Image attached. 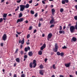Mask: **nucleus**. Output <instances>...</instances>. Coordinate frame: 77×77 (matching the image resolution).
Returning a JSON list of instances; mask_svg holds the SVG:
<instances>
[{"label": "nucleus", "mask_w": 77, "mask_h": 77, "mask_svg": "<svg viewBox=\"0 0 77 77\" xmlns=\"http://www.w3.org/2000/svg\"><path fill=\"white\" fill-rule=\"evenodd\" d=\"M32 0H31V1H29V2L30 3H32Z\"/></svg>", "instance_id": "nucleus-53"}, {"label": "nucleus", "mask_w": 77, "mask_h": 77, "mask_svg": "<svg viewBox=\"0 0 77 77\" xmlns=\"http://www.w3.org/2000/svg\"><path fill=\"white\" fill-rule=\"evenodd\" d=\"M9 75L10 76H11V75H12V73H9Z\"/></svg>", "instance_id": "nucleus-61"}, {"label": "nucleus", "mask_w": 77, "mask_h": 77, "mask_svg": "<svg viewBox=\"0 0 77 77\" xmlns=\"http://www.w3.org/2000/svg\"><path fill=\"white\" fill-rule=\"evenodd\" d=\"M53 50L54 52H57V48H55Z\"/></svg>", "instance_id": "nucleus-18"}, {"label": "nucleus", "mask_w": 77, "mask_h": 77, "mask_svg": "<svg viewBox=\"0 0 77 77\" xmlns=\"http://www.w3.org/2000/svg\"><path fill=\"white\" fill-rule=\"evenodd\" d=\"M20 53H21V54L22 55V54H23L24 53V51H20Z\"/></svg>", "instance_id": "nucleus-38"}, {"label": "nucleus", "mask_w": 77, "mask_h": 77, "mask_svg": "<svg viewBox=\"0 0 77 77\" xmlns=\"http://www.w3.org/2000/svg\"><path fill=\"white\" fill-rule=\"evenodd\" d=\"M23 20H24V18H20V19H18L17 20V23H18L19 22H23Z\"/></svg>", "instance_id": "nucleus-4"}, {"label": "nucleus", "mask_w": 77, "mask_h": 77, "mask_svg": "<svg viewBox=\"0 0 77 77\" xmlns=\"http://www.w3.org/2000/svg\"><path fill=\"white\" fill-rule=\"evenodd\" d=\"M7 14H4V15H3V17H4V18H6V17H7Z\"/></svg>", "instance_id": "nucleus-20"}, {"label": "nucleus", "mask_w": 77, "mask_h": 77, "mask_svg": "<svg viewBox=\"0 0 77 77\" xmlns=\"http://www.w3.org/2000/svg\"><path fill=\"white\" fill-rule=\"evenodd\" d=\"M64 2H65V3H68V2H69V1H68V0H64Z\"/></svg>", "instance_id": "nucleus-41"}, {"label": "nucleus", "mask_w": 77, "mask_h": 77, "mask_svg": "<svg viewBox=\"0 0 77 77\" xmlns=\"http://www.w3.org/2000/svg\"><path fill=\"white\" fill-rule=\"evenodd\" d=\"M18 49H17L15 51V53H17V52H18Z\"/></svg>", "instance_id": "nucleus-52"}, {"label": "nucleus", "mask_w": 77, "mask_h": 77, "mask_svg": "<svg viewBox=\"0 0 77 77\" xmlns=\"http://www.w3.org/2000/svg\"><path fill=\"white\" fill-rule=\"evenodd\" d=\"M51 12L53 15H54V12H55V10H54V8L52 9Z\"/></svg>", "instance_id": "nucleus-13"}, {"label": "nucleus", "mask_w": 77, "mask_h": 77, "mask_svg": "<svg viewBox=\"0 0 77 77\" xmlns=\"http://www.w3.org/2000/svg\"><path fill=\"white\" fill-rule=\"evenodd\" d=\"M16 61L18 63H20V59L18 58H17L16 59Z\"/></svg>", "instance_id": "nucleus-16"}, {"label": "nucleus", "mask_w": 77, "mask_h": 77, "mask_svg": "<svg viewBox=\"0 0 77 77\" xmlns=\"http://www.w3.org/2000/svg\"><path fill=\"white\" fill-rule=\"evenodd\" d=\"M22 16H23V14H22V13H20L19 14V17L21 18V17Z\"/></svg>", "instance_id": "nucleus-21"}, {"label": "nucleus", "mask_w": 77, "mask_h": 77, "mask_svg": "<svg viewBox=\"0 0 77 77\" xmlns=\"http://www.w3.org/2000/svg\"><path fill=\"white\" fill-rule=\"evenodd\" d=\"M30 35L29 34H28L27 35V39H29V38H30Z\"/></svg>", "instance_id": "nucleus-35"}, {"label": "nucleus", "mask_w": 77, "mask_h": 77, "mask_svg": "<svg viewBox=\"0 0 77 77\" xmlns=\"http://www.w3.org/2000/svg\"><path fill=\"white\" fill-rule=\"evenodd\" d=\"M32 26H30L29 29V30H32Z\"/></svg>", "instance_id": "nucleus-43"}, {"label": "nucleus", "mask_w": 77, "mask_h": 77, "mask_svg": "<svg viewBox=\"0 0 77 77\" xmlns=\"http://www.w3.org/2000/svg\"><path fill=\"white\" fill-rule=\"evenodd\" d=\"M1 45L2 47H3V43H1Z\"/></svg>", "instance_id": "nucleus-49"}, {"label": "nucleus", "mask_w": 77, "mask_h": 77, "mask_svg": "<svg viewBox=\"0 0 77 77\" xmlns=\"http://www.w3.org/2000/svg\"><path fill=\"white\" fill-rule=\"evenodd\" d=\"M29 4H26V5H20V11H23L24 9H25V8H29Z\"/></svg>", "instance_id": "nucleus-1"}, {"label": "nucleus", "mask_w": 77, "mask_h": 77, "mask_svg": "<svg viewBox=\"0 0 77 77\" xmlns=\"http://www.w3.org/2000/svg\"><path fill=\"white\" fill-rule=\"evenodd\" d=\"M39 20L41 21H43V18H41L39 19Z\"/></svg>", "instance_id": "nucleus-47"}, {"label": "nucleus", "mask_w": 77, "mask_h": 77, "mask_svg": "<svg viewBox=\"0 0 77 77\" xmlns=\"http://www.w3.org/2000/svg\"><path fill=\"white\" fill-rule=\"evenodd\" d=\"M54 27V25L52 24L51 26L50 27V28H52V27Z\"/></svg>", "instance_id": "nucleus-37"}, {"label": "nucleus", "mask_w": 77, "mask_h": 77, "mask_svg": "<svg viewBox=\"0 0 77 77\" xmlns=\"http://www.w3.org/2000/svg\"><path fill=\"white\" fill-rule=\"evenodd\" d=\"M28 55L29 56H32V55H33L32 51L29 52L28 53Z\"/></svg>", "instance_id": "nucleus-12"}, {"label": "nucleus", "mask_w": 77, "mask_h": 77, "mask_svg": "<svg viewBox=\"0 0 77 77\" xmlns=\"http://www.w3.org/2000/svg\"><path fill=\"white\" fill-rule=\"evenodd\" d=\"M38 26L39 27H41V24L40 22H39Z\"/></svg>", "instance_id": "nucleus-33"}, {"label": "nucleus", "mask_w": 77, "mask_h": 77, "mask_svg": "<svg viewBox=\"0 0 77 77\" xmlns=\"http://www.w3.org/2000/svg\"><path fill=\"white\" fill-rule=\"evenodd\" d=\"M5 0H1V3H3V2H5Z\"/></svg>", "instance_id": "nucleus-56"}, {"label": "nucleus", "mask_w": 77, "mask_h": 77, "mask_svg": "<svg viewBox=\"0 0 77 77\" xmlns=\"http://www.w3.org/2000/svg\"><path fill=\"white\" fill-rule=\"evenodd\" d=\"M25 23H26V24H27V23H29V21H28V20H26L25 21Z\"/></svg>", "instance_id": "nucleus-54"}, {"label": "nucleus", "mask_w": 77, "mask_h": 77, "mask_svg": "<svg viewBox=\"0 0 77 77\" xmlns=\"http://www.w3.org/2000/svg\"><path fill=\"white\" fill-rule=\"evenodd\" d=\"M77 41V38L75 37H73L72 40H71V42H75Z\"/></svg>", "instance_id": "nucleus-10"}, {"label": "nucleus", "mask_w": 77, "mask_h": 77, "mask_svg": "<svg viewBox=\"0 0 77 77\" xmlns=\"http://www.w3.org/2000/svg\"><path fill=\"white\" fill-rule=\"evenodd\" d=\"M30 50V47L29 46L27 48L26 47L24 49V50L26 52H27L28 51V50L29 51Z\"/></svg>", "instance_id": "nucleus-9"}, {"label": "nucleus", "mask_w": 77, "mask_h": 77, "mask_svg": "<svg viewBox=\"0 0 77 77\" xmlns=\"http://www.w3.org/2000/svg\"><path fill=\"white\" fill-rule=\"evenodd\" d=\"M38 5H39V4H38V3H37V4L35 5V6H38Z\"/></svg>", "instance_id": "nucleus-57"}, {"label": "nucleus", "mask_w": 77, "mask_h": 77, "mask_svg": "<svg viewBox=\"0 0 77 77\" xmlns=\"http://www.w3.org/2000/svg\"><path fill=\"white\" fill-rule=\"evenodd\" d=\"M17 33L18 35H20V34H21V32H17Z\"/></svg>", "instance_id": "nucleus-58"}, {"label": "nucleus", "mask_w": 77, "mask_h": 77, "mask_svg": "<svg viewBox=\"0 0 77 77\" xmlns=\"http://www.w3.org/2000/svg\"><path fill=\"white\" fill-rule=\"evenodd\" d=\"M21 0H17V3H20L21 2Z\"/></svg>", "instance_id": "nucleus-46"}, {"label": "nucleus", "mask_w": 77, "mask_h": 77, "mask_svg": "<svg viewBox=\"0 0 77 77\" xmlns=\"http://www.w3.org/2000/svg\"><path fill=\"white\" fill-rule=\"evenodd\" d=\"M60 11L61 12H62L63 11V8H61L60 9Z\"/></svg>", "instance_id": "nucleus-40"}, {"label": "nucleus", "mask_w": 77, "mask_h": 77, "mask_svg": "<svg viewBox=\"0 0 77 77\" xmlns=\"http://www.w3.org/2000/svg\"><path fill=\"white\" fill-rule=\"evenodd\" d=\"M51 77H55V76L54 75H53Z\"/></svg>", "instance_id": "nucleus-64"}, {"label": "nucleus", "mask_w": 77, "mask_h": 77, "mask_svg": "<svg viewBox=\"0 0 77 77\" xmlns=\"http://www.w3.org/2000/svg\"><path fill=\"white\" fill-rule=\"evenodd\" d=\"M32 64H36V60H33Z\"/></svg>", "instance_id": "nucleus-26"}, {"label": "nucleus", "mask_w": 77, "mask_h": 77, "mask_svg": "<svg viewBox=\"0 0 77 77\" xmlns=\"http://www.w3.org/2000/svg\"><path fill=\"white\" fill-rule=\"evenodd\" d=\"M27 55H25L24 56V58L25 59H27Z\"/></svg>", "instance_id": "nucleus-29"}, {"label": "nucleus", "mask_w": 77, "mask_h": 77, "mask_svg": "<svg viewBox=\"0 0 77 77\" xmlns=\"http://www.w3.org/2000/svg\"><path fill=\"white\" fill-rule=\"evenodd\" d=\"M59 33H60V34H62V33H63V34H64L65 33V31H61L60 30L59 31Z\"/></svg>", "instance_id": "nucleus-14"}, {"label": "nucleus", "mask_w": 77, "mask_h": 77, "mask_svg": "<svg viewBox=\"0 0 77 77\" xmlns=\"http://www.w3.org/2000/svg\"><path fill=\"white\" fill-rule=\"evenodd\" d=\"M33 63H30L29 64V67L31 68H33Z\"/></svg>", "instance_id": "nucleus-15"}, {"label": "nucleus", "mask_w": 77, "mask_h": 77, "mask_svg": "<svg viewBox=\"0 0 77 77\" xmlns=\"http://www.w3.org/2000/svg\"><path fill=\"white\" fill-rule=\"evenodd\" d=\"M46 47V45H45V44H44L40 48L41 50H43Z\"/></svg>", "instance_id": "nucleus-8"}, {"label": "nucleus", "mask_w": 77, "mask_h": 77, "mask_svg": "<svg viewBox=\"0 0 77 77\" xmlns=\"http://www.w3.org/2000/svg\"><path fill=\"white\" fill-rule=\"evenodd\" d=\"M39 67L41 69H42L43 68V65L41 64L40 65Z\"/></svg>", "instance_id": "nucleus-25"}, {"label": "nucleus", "mask_w": 77, "mask_h": 77, "mask_svg": "<svg viewBox=\"0 0 77 77\" xmlns=\"http://www.w3.org/2000/svg\"><path fill=\"white\" fill-rule=\"evenodd\" d=\"M45 2L44 1H43L42 2V3H43V4H45Z\"/></svg>", "instance_id": "nucleus-59"}, {"label": "nucleus", "mask_w": 77, "mask_h": 77, "mask_svg": "<svg viewBox=\"0 0 77 77\" xmlns=\"http://www.w3.org/2000/svg\"><path fill=\"white\" fill-rule=\"evenodd\" d=\"M19 8H20V7L19 6H18L17 7V8H16L15 9V12L17 11H18V10L19 9Z\"/></svg>", "instance_id": "nucleus-19"}, {"label": "nucleus", "mask_w": 77, "mask_h": 77, "mask_svg": "<svg viewBox=\"0 0 77 77\" xmlns=\"http://www.w3.org/2000/svg\"><path fill=\"white\" fill-rule=\"evenodd\" d=\"M45 72V70H39V74L40 75H44V73Z\"/></svg>", "instance_id": "nucleus-5"}, {"label": "nucleus", "mask_w": 77, "mask_h": 77, "mask_svg": "<svg viewBox=\"0 0 77 77\" xmlns=\"http://www.w3.org/2000/svg\"><path fill=\"white\" fill-rule=\"evenodd\" d=\"M36 29H35V30H34V31H33V33H36Z\"/></svg>", "instance_id": "nucleus-48"}, {"label": "nucleus", "mask_w": 77, "mask_h": 77, "mask_svg": "<svg viewBox=\"0 0 77 77\" xmlns=\"http://www.w3.org/2000/svg\"><path fill=\"white\" fill-rule=\"evenodd\" d=\"M62 26H60L59 30H62Z\"/></svg>", "instance_id": "nucleus-30"}, {"label": "nucleus", "mask_w": 77, "mask_h": 77, "mask_svg": "<svg viewBox=\"0 0 77 77\" xmlns=\"http://www.w3.org/2000/svg\"><path fill=\"white\" fill-rule=\"evenodd\" d=\"M75 28L77 30V21L76 23V25L75 26Z\"/></svg>", "instance_id": "nucleus-23"}, {"label": "nucleus", "mask_w": 77, "mask_h": 77, "mask_svg": "<svg viewBox=\"0 0 77 77\" xmlns=\"http://www.w3.org/2000/svg\"><path fill=\"white\" fill-rule=\"evenodd\" d=\"M66 28V26H64L63 27V30H64V29H65V28Z\"/></svg>", "instance_id": "nucleus-50"}, {"label": "nucleus", "mask_w": 77, "mask_h": 77, "mask_svg": "<svg viewBox=\"0 0 77 77\" xmlns=\"http://www.w3.org/2000/svg\"><path fill=\"white\" fill-rule=\"evenodd\" d=\"M47 59L46 58L45 59V62H47Z\"/></svg>", "instance_id": "nucleus-60"}, {"label": "nucleus", "mask_w": 77, "mask_h": 77, "mask_svg": "<svg viewBox=\"0 0 77 77\" xmlns=\"http://www.w3.org/2000/svg\"><path fill=\"white\" fill-rule=\"evenodd\" d=\"M55 48H58V46H57V44H55Z\"/></svg>", "instance_id": "nucleus-32"}, {"label": "nucleus", "mask_w": 77, "mask_h": 77, "mask_svg": "<svg viewBox=\"0 0 77 77\" xmlns=\"http://www.w3.org/2000/svg\"><path fill=\"white\" fill-rule=\"evenodd\" d=\"M19 44H20L21 43V44L23 45L24 43V38H23L22 41H21V40H19Z\"/></svg>", "instance_id": "nucleus-3"}, {"label": "nucleus", "mask_w": 77, "mask_h": 77, "mask_svg": "<svg viewBox=\"0 0 77 77\" xmlns=\"http://www.w3.org/2000/svg\"><path fill=\"white\" fill-rule=\"evenodd\" d=\"M60 55L61 56H64V53L63 52L61 53Z\"/></svg>", "instance_id": "nucleus-27"}, {"label": "nucleus", "mask_w": 77, "mask_h": 77, "mask_svg": "<svg viewBox=\"0 0 77 77\" xmlns=\"http://www.w3.org/2000/svg\"><path fill=\"white\" fill-rule=\"evenodd\" d=\"M57 54L58 56H60V53L59 51L57 52Z\"/></svg>", "instance_id": "nucleus-24"}, {"label": "nucleus", "mask_w": 77, "mask_h": 77, "mask_svg": "<svg viewBox=\"0 0 77 77\" xmlns=\"http://www.w3.org/2000/svg\"><path fill=\"white\" fill-rule=\"evenodd\" d=\"M6 38H7V36L6 34H5L3 35L2 37V39L3 41H6Z\"/></svg>", "instance_id": "nucleus-6"}, {"label": "nucleus", "mask_w": 77, "mask_h": 77, "mask_svg": "<svg viewBox=\"0 0 77 77\" xmlns=\"http://www.w3.org/2000/svg\"><path fill=\"white\" fill-rule=\"evenodd\" d=\"M31 14H34V11H33L31 10Z\"/></svg>", "instance_id": "nucleus-39"}, {"label": "nucleus", "mask_w": 77, "mask_h": 77, "mask_svg": "<svg viewBox=\"0 0 77 77\" xmlns=\"http://www.w3.org/2000/svg\"><path fill=\"white\" fill-rule=\"evenodd\" d=\"M53 35H52V34L50 33H49L48 35V37L47 38L48 40H49V39H50L52 37V36Z\"/></svg>", "instance_id": "nucleus-7"}, {"label": "nucleus", "mask_w": 77, "mask_h": 77, "mask_svg": "<svg viewBox=\"0 0 77 77\" xmlns=\"http://www.w3.org/2000/svg\"><path fill=\"white\" fill-rule=\"evenodd\" d=\"M52 67L53 68V69H56V68L55 66V65L54 64L53 65Z\"/></svg>", "instance_id": "nucleus-36"}, {"label": "nucleus", "mask_w": 77, "mask_h": 77, "mask_svg": "<svg viewBox=\"0 0 77 77\" xmlns=\"http://www.w3.org/2000/svg\"><path fill=\"white\" fill-rule=\"evenodd\" d=\"M3 21V18H1L0 19V23H2Z\"/></svg>", "instance_id": "nucleus-42"}, {"label": "nucleus", "mask_w": 77, "mask_h": 77, "mask_svg": "<svg viewBox=\"0 0 77 77\" xmlns=\"http://www.w3.org/2000/svg\"><path fill=\"white\" fill-rule=\"evenodd\" d=\"M51 18L52 19L51 20H54V17H51Z\"/></svg>", "instance_id": "nucleus-55"}, {"label": "nucleus", "mask_w": 77, "mask_h": 77, "mask_svg": "<svg viewBox=\"0 0 77 77\" xmlns=\"http://www.w3.org/2000/svg\"><path fill=\"white\" fill-rule=\"evenodd\" d=\"M75 30V27L74 26H72L70 27V31L71 33H72L74 32Z\"/></svg>", "instance_id": "nucleus-2"}, {"label": "nucleus", "mask_w": 77, "mask_h": 77, "mask_svg": "<svg viewBox=\"0 0 77 77\" xmlns=\"http://www.w3.org/2000/svg\"><path fill=\"white\" fill-rule=\"evenodd\" d=\"M34 65H33V67L34 68H35V67H36V64H33Z\"/></svg>", "instance_id": "nucleus-34"}, {"label": "nucleus", "mask_w": 77, "mask_h": 77, "mask_svg": "<svg viewBox=\"0 0 77 77\" xmlns=\"http://www.w3.org/2000/svg\"><path fill=\"white\" fill-rule=\"evenodd\" d=\"M54 20H51L50 22V24H53L54 23Z\"/></svg>", "instance_id": "nucleus-17"}, {"label": "nucleus", "mask_w": 77, "mask_h": 77, "mask_svg": "<svg viewBox=\"0 0 77 77\" xmlns=\"http://www.w3.org/2000/svg\"><path fill=\"white\" fill-rule=\"evenodd\" d=\"M62 3L63 5H64V4H65V1H64V0H63L62 1Z\"/></svg>", "instance_id": "nucleus-31"}, {"label": "nucleus", "mask_w": 77, "mask_h": 77, "mask_svg": "<svg viewBox=\"0 0 77 77\" xmlns=\"http://www.w3.org/2000/svg\"><path fill=\"white\" fill-rule=\"evenodd\" d=\"M62 48H63V49H66V48H67V47H66V46H64L63 47H62Z\"/></svg>", "instance_id": "nucleus-28"}, {"label": "nucleus", "mask_w": 77, "mask_h": 77, "mask_svg": "<svg viewBox=\"0 0 77 77\" xmlns=\"http://www.w3.org/2000/svg\"><path fill=\"white\" fill-rule=\"evenodd\" d=\"M60 77H64L63 75H60Z\"/></svg>", "instance_id": "nucleus-63"}, {"label": "nucleus", "mask_w": 77, "mask_h": 77, "mask_svg": "<svg viewBox=\"0 0 77 77\" xmlns=\"http://www.w3.org/2000/svg\"><path fill=\"white\" fill-rule=\"evenodd\" d=\"M51 8H52L53 7V5H51Z\"/></svg>", "instance_id": "nucleus-62"}, {"label": "nucleus", "mask_w": 77, "mask_h": 77, "mask_svg": "<svg viewBox=\"0 0 77 77\" xmlns=\"http://www.w3.org/2000/svg\"><path fill=\"white\" fill-rule=\"evenodd\" d=\"M42 54V51H40L38 52V54H39V55H41V54Z\"/></svg>", "instance_id": "nucleus-22"}, {"label": "nucleus", "mask_w": 77, "mask_h": 77, "mask_svg": "<svg viewBox=\"0 0 77 77\" xmlns=\"http://www.w3.org/2000/svg\"><path fill=\"white\" fill-rule=\"evenodd\" d=\"M34 16L35 17H38V13H36L35 15Z\"/></svg>", "instance_id": "nucleus-45"}, {"label": "nucleus", "mask_w": 77, "mask_h": 77, "mask_svg": "<svg viewBox=\"0 0 77 77\" xmlns=\"http://www.w3.org/2000/svg\"><path fill=\"white\" fill-rule=\"evenodd\" d=\"M70 64H71V63H65L64 65L66 67H69L70 66Z\"/></svg>", "instance_id": "nucleus-11"}, {"label": "nucleus", "mask_w": 77, "mask_h": 77, "mask_svg": "<svg viewBox=\"0 0 77 77\" xmlns=\"http://www.w3.org/2000/svg\"><path fill=\"white\" fill-rule=\"evenodd\" d=\"M21 77H25V75L24 74H22L21 75Z\"/></svg>", "instance_id": "nucleus-44"}, {"label": "nucleus", "mask_w": 77, "mask_h": 77, "mask_svg": "<svg viewBox=\"0 0 77 77\" xmlns=\"http://www.w3.org/2000/svg\"><path fill=\"white\" fill-rule=\"evenodd\" d=\"M13 77H17V75H16V74H14L13 76Z\"/></svg>", "instance_id": "nucleus-51"}]
</instances>
